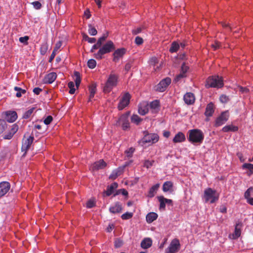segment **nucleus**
<instances>
[{"mask_svg": "<svg viewBox=\"0 0 253 253\" xmlns=\"http://www.w3.org/2000/svg\"><path fill=\"white\" fill-rule=\"evenodd\" d=\"M188 141L193 144L200 145L204 139V134L199 129H192L188 130Z\"/></svg>", "mask_w": 253, "mask_h": 253, "instance_id": "obj_1", "label": "nucleus"}, {"mask_svg": "<svg viewBox=\"0 0 253 253\" xmlns=\"http://www.w3.org/2000/svg\"><path fill=\"white\" fill-rule=\"evenodd\" d=\"M115 49V46L113 42L108 41L102 45L96 53L94 54V57L97 60H101L105 54L110 53Z\"/></svg>", "mask_w": 253, "mask_h": 253, "instance_id": "obj_2", "label": "nucleus"}, {"mask_svg": "<svg viewBox=\"0 0 253 253\" xmlns=\"http://www.w3.org/2000/svg\"><path fill=\"white\" fill-rule=\"evenodd\" d=\"M118 79L119 75L112 72L109 75L103 87V92L105 93L110 92L113 88L117 85Z\"/></svg>", "mask_w": 253, "mask_h": 253, "instance_id": "obj_3", "label": "nucleus"}, {"mask_svg": "<svg viewBox=\"0 0 253 253\" xmlns=\"http://www.w3.org/2000/svg\"><path fill=\"white\" fill-rule=\"evenodd\" d=\"M143 137L138 141V143L141 146H145L146 144L150 145L158 141V136L155 133H149L148 131H143Z\"/></svg>", "mask_w": 253, "mask_h": 253, "instance_id": "obj_4", "label": "nucleus"}, {"mask_svg": "<svg viewBox=\"0 0 253 253\" xmlns=\"http://www.w3.org/2000/svg\"><path fill=\"white\" fill-rule=\"evenodd\" d=\"M223 86V81L221 77L218 76L210 77L207 80L206 86L207 88H220Z\"/></svg>", "mask_w": 253, "mask_h": 253, "instance_id": "obj_5", "label": "nucleus"}, {"mask_svg": "<svg viewBox=\"0 0 253 253\" xmlns=\"http://www.w3.org/2000/svg\"><path fill=\"white\" fill-rule=\"evenodd\" d=\"M204 198L206 202H209L210 203H214L218 199V196H216V191L211 188H208L204 191Z\"/></svg>", "mask_w": 253, "mask_h": 253, "instance_id": "obj_6", "label": "nucleus"}, {"mask_svg": "<svg viewBox=\"0 0 253 253\" xmlns=\"http://www.w3.org/2000/svg\"><path fill=\"white\" fill-rule=\"evenodd\" d=\"M2 119L8 123H13L17 119V113L14 111L9 110L2 113Z\"/></svg>", "mask_w": 253, "mask_h": 253, "instance_id": "obj_7", "label": "nucleus"}, {"mask_svg": "<svg viewBox=\"0 0 253 253\" xmlns=\"http://www.w3.org/2000/svg\"><path fill=\"white\" fill-rule=\"evenodd\" d=\"M129 113L123 114L119 118L118 123L121 125L122 129L126 130L130 128V124L128 119Z\"/></svg>", "mask_w": 253, "mask_h": 253, "instance_id": "obj_8", "label": "nucleus"}, {"mask_svg": "<svg viewBox=\"0 0 253 253\" xmlns=\"http://www.w3.org/2000/svg\"><path fill=\"white\" fill-rule=\"evenodd\" d=\"M167 205L169 206H173V201L165 198L163 196H159V210L165 211L166 207Z\"/></svg>", "mask_w": 253, "mask_h": 253, "instance_id": "obj_9", "label": "nucleus"}, {"mask_svg": "<svg viewBox=\"0 0 253 253\" xmlns=\"http://www.w3.org/2000/svg\"><path fill=\"white\" fill-rule=\"evenodd\" d=\"M130 98V94L128 92L125 93L118 104L119 110H122L126 107L129 103Z\"/></svg>", "mask_w": 253, "mask_h": 253, "instance_id": "obj_10", "label": "nucleus"}, {"mask_svg": "<svg viewBox=\"0 0 253 253\" xmlns=\"http://www.w3.org/2000/svg\"><path fill=\"white\" fill-rule=\"evenodd\" d=\"M34 140V137L33 135L30 136L28 138L23 140L21 150L22 152H24V155H25L27 152L29 150Z\"/></svg>", "mask_w": 253, "mask_h": 253, "instance_id": "obj_11", "label": "nucleus"}, {"mask_svg": "<svg viewBox=\"0 0 253 253\" xmlns=\"http://www.w3.org/2000/svg\"><path fill=\"white\" fill-rule=\"evenodd\" d=\"M179 240L174 239L172 241L169 247L166 250V253H176L180 249Z\"/></svg>", "mask_w": 253, "mask_h": 253, "instance_id": "obj_12", "label": "nucleus"}, {"mask_svg": "<svg viewBox=\"0 0 253 253\" xmlns=\"http://www.w3.org/2000/svg\"><path fill=\"white\" fill-rule=\"evenodd\" d=\"M228 118L229 113L228 111L222 112L221 115L216 118L214 126L216 127H218L222 125L228 120Z\"/></svg>", "mask_w": 253, "mask_h": 253, "instance_id": "obj_13", "label": "nucleus"}, {"mask_svg": "<svg viewBox=\"0 0 253 253\" xmlns=\"http://www.w3.org/2000/svg\"><path fill=\"white\" fill-rule=\"evenodd\" d=\"M19 129V126L17 124H14L10 126V128L8 131L5 133L3 138L4 139H11L14 135L17 132Z\"/></svg>", "mask_w": 253, "mask_h": 253, "instance_id": "obj_14", "label": "nucleus"}, {"mask_svg": "<svg viewBox=\"0 0 253 253\" xmlns=\"http://www.w3.org/2000/svg\"><path fill=\"white\" fill-rule=\"evenodd\" d=\"M10 187V184L8 182L4 181L0 183V198L8 192Z\"/></svg>", "mask_w": 253, "mask_h": 253, "instance_id": "obj_15", "label": "nucleus"}, {"mask_svg": "<svg viewBox=\"0 0 253 253\" xmlns=\"http://www.w3.org/2000/svg\"><path fill=\"white\" fill-rule=\"evenodd\" d=\"M171 83V79L169 77L162 80L159 82V92H164Z\"/></svg>", "mask_w": 253, "mask_h": 253, "instance_id": "obj_16", "label": "nucleus"}, {"mask_svg": "<svg viewBox=\"0 0 253 253\" xmlns=\"http://www.w3.org/2000/svg\"><path fill=\"white\" fill-rule=\"evenodd\" d=\"M183 99L186 104L192 105L195 101V95L192 92H187L184 94Z\"/></svg>", "mask_w": 253, "mask_h": 253, "instance_id": "obj_17", "label": "nucleus"}, {"mask_svg": "<svg viewBox=\"0 0 253 253\" xmlns=\"http://www.w3.org/2000/svg\"><path fill=\"white\" fill-rule=\"evenodd\" d=\"M149 112L148 102H143L139 104L138 112L140 115H144Z\"/></svg>", "mask_w": 253, "mask_h": 253, "instance_id": "obj_18", "label": "nucleus"}, {"mask_svg": "<svg viewBox=\"0 0 253 253\" xmlns=\"http://www.w3.org/2000/svg\"><path fill=\"white\" fill-rule=\"evenodd\" d=\"M126 53V49L124 48H119L115 51L113 54V61L116 62L118 61L120 58L123 57V56Z\"/></svg>", "mask_w": 253, "mask_h": 253, "instance_id": "obj_19", "label": "nucleus"}, {"mask_svg": "<svg viewBox=\"0 0 253 253\" xmlns=\"http://www.w3.org/2000/svg\"><path fill=\"white\" fill-rule=\"evenodd\" d=\"M106 166L107 164L103 160H100L99 161L93 163L91 168L93 170H98L104 169Z\"/></svg>", "mask_w": 253, "mask_h": 253, "instance_id": "obj_20", "label": "nucleus"}, {"mask_svg": "<svg viewBox=\"0 0 253 253\" xmlns=\"http://www.w3.org/2000/svg\"><path fill=\"white\" fill-rule=\"evenodd\" d=\"M149 112L152 114L157 113L158 112V100H155L148 103Z\"/></svg>", "mask_w": 253, "mask_h": 253, "instance_id": "obj_21", "label": "nucleus"}, {"mask_svg": "<svg viewBox=\"0 0 253 253\" xmlns=\"http://www.w3.org/2000/svg\"><path fill=\"white\" fill-rule=\"evenodd\" d=\"M173 183L171 181H167L163 184L162 190L165 193L169 192V193H172L173 191Z\"/></svg>", "mask_w": 253, "mask_h": 253, "instance_id": "obj_22", "label": "nucleus"}, {"mask_svg": "<svg viewBox=\"0 0 253 253\" xmlns=\"http://www.w3.org/2000/svg\"><path fill=\"white\" fill-rule=\"evenodd\" d=\"M118 186V184L117 182H114L110 185L108 186L107 190L105 191L104 193L107 196H109L114 192L115 190L117 188Z\"/></svg>", "mask_w": 253, "mask_h": 253, "instance_id": "obj_23", "label": "nucleus"}, {"mask_svg": "<svg viewBox=\"0 0 253 253\" xmlns=\"http://www.w3.org/2000/svg\"><path fill=\"white\" fill-rule=\"evenodd\" d=\"M56 78L57 75L55 73H50L44 77V82L45 84H51L56 80Z\"/></svg>", "mask_w": 253, "mask_h": 253, "instance_id": "obj_24", "label": "nucleus"}, {"mask_svg": "<svg viewBox=\"0 0 253 253\" xmlns=\"http://www.w3.org/2000/svg\"><path fill=\"white\" fill-rule=\"evenodd\" d=\"M122 209L121 204L119 202H116L114 206L110 207L109 211L113 213H117L121 212Z\"/></svg>", "mask_w": 253, "mask_h": 253, "instance_id": "obj_25", "label": "nucleus"}, {"mask_svg": "<svg viewBox=\"0 0 253 253\" xmlns=\"http://www.w3.org/2000/svg\"><path fill=\"white\" fill-rule=\"evenodd\" d=\"M186 137L184 134L182 132H178L175 134L173 139V141L174 143H180L185 141Z\"/></svg>", "mask_w": 253, "mask_h": 253, "instance_id": "obj_26", "label": "nucleus"}, {"mask_svg": "<svg viewBox=\"0 0 253 253\" xmlns=\"http://www.w3.org/2000/svg\"><path fill=\"white\" fill-rule=\"evenodd\" d=\"M214 111V105L212 102H210L206 107L205 115L207 117H211Z\"/></svg>", "mask_w": 253, "mask_h": 253, "instance_id": "obj_27", "label": "nucleus"}, {"mask_svg": "<svg viewBox=\"0 0 253 253\" xmlns=\"http://www.w3.org/2000/svg\"><path fill=\"white\" fill-rule=\"evenodd\" d=\"M242 226V223L241 222H239L236 224L235 228L234 233L233 234V239H237L241 236Z\"/></svg>", "mask_w": 253, "mask_h": 253, "instance_id": "obj_28", "label": "nucleus"}, {"mask_svg": "<svg viewBox=\"0 0 253 253\" xmlns=\"http://www.w3.org/2000/svg\"><path fill=\"white\" fill-rule=\"evenodd\" d=\"M123 172V169L119 168L118 169L114 170L112 173L109 176V179L112 180L116 179L118 176L121 175Z\"/></svg>", "mask_w": 253, "mask_h": 253, "instance_id": "obj_29", "label": "nucleus"}, {"mask_svg": "<svg viewBox=\"0 0 253 253\" xmlns=\"http://www.w3.org/2000/svg\"><path fill=\"white\" fill-rule=\"evenodd\" d=\"M242 168L243 169L248 170L246 172L247 175L251 176L253 174V164L251 163H244L242 165Z\"/></svg>", "mask_w": 253, "mask_h": 253, "instance_id": "obj_30", "label": "nucleus"}, {"mask_svg": "<svg viewBox=\"0 0 253 253\" xmlns=\"http://www.w3.org/2000/svg\"><path fill=\"white\" fill-rule=\"evenodd\" d=\"M61 44H62L61 42L60 41L59 42H58L55 44V46L53 49V50L49 57V59L48 60L49 62L51 63L52 62L53 60L54 59V58L56 55V52L58 51V49L61 47Z\"/></svg>", "mask_w": 253, "mask_h": 253, "instance_id": "obj_31", "label": "nucleus"}, {"mask_svg": "<svg viewBox=\"0 0 253 253\" xmlns=\"http://www.w3.org/2000/svg\"><path fill=\"white\" fill-rule=\"evenodd\" d=\"M222 130L225 132L229 131L236 132L238 130V127L237 126H235L232 125H227L224 126L222 128Z\"/></svg>", "mask_w": 253, "mask_h": 253, "instance_id": "obj_32", "label": "nucleus"}, {"mask_svg": "<svg viewBox=\"0 0 253 253\" xmlns=\"http://www.w3.org/2000/svg\"><path fill=\"white\" fill-rule=\"evenodd\" d=\"M152 240L150 238H145L141 243V247L143 249H148L152 245Z\"/></svg>", "mask_w": 253, "mask_h": 253, "instance_id": "obj_33", "label": "nucleus"}, {"mask_svg": "<svg viewBox=\"0 0 253 253\" xmlns=\"http://www.w3.org/2000/svg\"><path fill=\"white\" fill-rule=\"evenodd\" d=\"M157 217H158L157 214L155 212L149 213L146 217V221L148 223H151L153 221L156 220L157 219Z\"/></svg>", "mask_w": 253, "mask_h": 253, "instance_id": "obj_34", "label": "nucleus"}, {"mask_svg": "<svg viewBox=\"0 0 253 253\" xmlns=\"http://www.w3.org/2000/svg\"><path fill=\"white\" fill-rule=\"evenodd\" d=\"M180 47L179 42H173L171 44V46L169 48V51L171 53L177 52Z\"/></svg>", "mask_w": 253, "mask_h": 253, "instance_id": "obj_35", "label": "nucleus"}, {"mask_svg": "<svg viewBox=\"0 0 253 253\" xmlns=\"http://www.w3.org/2000/svg\"><path fill=\"white\" fill-rule=\"evenodd\" d=\"M158 62V59L156 57H152L149 60L150 65L153 67V69L155 71H156L157 69L158 68V66L157 65Z\"/></svg>", "mask_w": 253, "mask_h": 253, "instance_id": "obj_36", "label": "nucleus"}, {"mask_svg": "<svg viewBox=\"0 0 253 253\" xmlns=\"http://www.w3.org/2000/svg\"><path fill=\"white\" fill-rule=\"evenodd\" d=\"M14 89L17 91L16 96L18 98L21 97L22 94H25L26 92V90L25 89H22L18 86H15L14 87Z\"/></svg>", "mask_w": 253, "mask_h": 253, "instance_id": "obj_37", "label": "nucleus"}, {"mask_svg": "<svg viewBox=\"0 0 253 253\" xmlns=\"http://www.w3.org/2000/svg\"><path fill=\"white\" fill-rule=\"evenodd\" d=\"M142 121V119L137 115H133L131 117V122L136 125H138Z\"/></svg>", "mask_w": 253, "mask_h": 253, "instance_id": "obj_38", "label": "nucleus"}, {"mask_svg": "<svg viewBox=\"0 0 253 253\" xmlns=\"http://www.w3.org/2000/svg\"><path fill=\"white\" fill-rule=\"evenodd\" d=\"M48 48V45L47 42L43 43L40 47V53L42 55H44L47 52Z\"/></svg>", "mask_w": 253, "mask_h": 253, "instance_id": "obj_39", "label": "nucleus"}, {"mask_svg": "<svg viewBox=\"0 0 253 253\" xmlns=\"http://www.w3.org/2000/svg\"><path fill=\"white\" fill-rule=\"evenodd\" d=\"M74 76L76 78L75 80L76 86L78 88L81 82V79L80 77V75L79 72L75 71L74 72Z\"/></svg>", "mask_w": 253, "mask_h": 253, "instance_id": "obj_40", "label": "nucleus"}, {"mask_svg": "<svg viewBox=\"0 0 253 253\" xmlns=\"http://www.w3.org/2000/svg\"><path fill=\"white\" fill-rule=\"evenodd\" d=\"M35 110L34 107H32L30 109H29L28 110L26 111L23 116V118L25 119H28L30 118L32 114H33L34 111Z\"/></svg>", "mask_w": 253, "mask_h": 253, "instance_id": "obj_41", "label": "nucleus"}, {"mask_svg": "<svg viewBox=\"0 0 253 253\" xmlns=\"http://www.w3.org/2000/svg\"><path fill=\"white\" fill-rule=\"evenodd\" d=\"M158 189V183L156 184L154 186H153L149 190L148 196L150 197H152L154 196L155 194L156 193L157 189Z\"/></svg>", "mask_w": 253, "mask_h": 253, "instance_id": "obj_42", "label": "nucleus"}, {"mask_svg": "<svg viewBox=\"0 0 253 253\" xmlns=\"http://www.w3.org/2000/svg\"><path fill=\"white\" fill-rule=\"evenodd\" d=\"M7 126L6 122L3 119H0V134L6 129Z\"/></svg>", "mask_w": 253, "mask_h": 253, "instance_id": "obj_43", "label": "nucleus"}, {"mask_svg": "<svg viewBox=\"0 0 253 253\" xmlns=\"http://www.w3.org/2000/svg\"><path fill=\"white\" fill-rule=\"evenodd\" d=\"M133 215L132 212H126L121 215V218L123 220H127L131 218Z\"/></svg>", "mask_w": 253, "mask_h": 253, "instance_id": "obj_44", "label": "nucleus"}, {"mask_svg": "<svg viewBox=\"0 0 253 253\" xmlns=\"http://www.w3.org/2000/svg\"><path fill=\"white\" fill-rule=\"evenodd\" d=\"M88 28H89L88 31L90 35L92 36H95L97 34V31L96 29L94 27L92 26L91 25H89Z\"/></svg>", "mask_w": 253, "mask_h": 253, "instance_id": "obj_45", "label": "nucleus"}, {"mask_svg": "<svg viewBox=\"0 0 253 253\" xmlns=\"http://www.w3.org/2000/svg\"><path fill=\"white\" fill-rule=\"evenodd\" d=\"M96 62L94 59H89L87 62V66L90 69H93L96 67Z\"/></svg>", "mask_w": 253, "mask_h": 253, "instance_id": "obj_46", "label": "nucleus"}, {"mask_svg": "<svg viewBox=\"0 0 253 253\" xmlns=\"http://www.w3.org/2000/svg\"><path fill=\"white\" fill-rule=\"evenodd\" d=\"M219 100L222 103H226L230 100L229 97L225 94H222L220 97Z\"/></svg>", "mask_w": 253, "mask_h": 253, "instance_id": "obj_47", "label": "nucleus"}, {"mask_svg": "<svg viewBox=\"0 0 253 253\" xmlns=\"http://www.w3.org/2000/svg\"><path fill=\"white\" fill-rule=\"evenodd\" d=\"M120 194H122V195L124 196H127L128 195V192L125 189H121L119 190H118L116 193L114 194V196H116Z\"/></svg>", "mask_w": 253, "mask_h": 253, "instance_id": "obj_48", "label": "nucleus"}, {"mask_svg": "<svg viewBox=\"0 0 253 253\" xmlns=\"http://www.w3.org/2000/svg\"><path fill=\"white\" fill-rule=\"evenodd\" d=\"M253 191V188L252 187L248 188L245 192L244 197L246 199H249L251 197V193Z\"/></svg>", "mask_w": 253, "mask_h": 253, "instance_id": "obj_49", "label": "nucleus"}, {"mask_svg": "<svg viewBox=\"0 0 253 253\" xmlns=\"http://www.w3.org/2000/svg\"><path fill=\"white\" fill-rule=\"evenodd\" d=\"M155 162L154 161H145L143 164V167L147 169L151 168L154 164Z\"/></svg>", "mask_w": 253, "mask_h": 253, "instance_id": "obj_50", "label": "nucleus"}, {"mask_svg": "<svg viewBox=\"0 0 253 253\" xmlns=\"http://www.w3.org/2000/svg\"><path fill=\"white\" fill-rule=\"evenodd\" d=\"M89 91L90 93L95 94L96 91V85L94 84H92L89 86Z\"/></svg>", "mask_w": 253, "mask_h": 253, "instance_id": "obj_51", "label": "nucleus"}, {"mask_svg": "<svg viewBox=\"0 0 253 253\" xmlns=\"http://www.w3.org/2000/svg\"><path fill=\"white\" fill-rule=\"evenodd\" d=\"M143 29H144L143 27H140L136 28L132 30V33L133 35H137V34L140 33Z\"/></svg>", "mask_w": 253, "mask_h": 253, "instance_id": "obj_52", "label": "nucleus"}, {"mask_svg": "<svg viewBox=\"0 0 253 253\" xmlns=\"http://www.w3.org/2000/svg\"><path fill=\"white\" fill-rule=\"evenodd\" d=\"M134 150L135 149L132 147H131L128 150H126L125 152L126 154L127 157L128 158L131 157L132 156L133 153L134 152Z\"/></svg>", "mask_w": 253, "mask_h": 253, "instance_id": "obj_53", "label": "nucleus"}, {"mask_svg": "<svg viewBox=\"0 0 253 253\" xmlns=\"http://www.w3.org/2000/svg\"><path fill=\"white\" fill-rule=\"evenodd\" d=\"M53 120V118L51 116H48L44 120V124L48 125H49Z\"/></svg>", "mask_w": 253, "mask_h": 253, "instance_id": "obj_54", "label": "nucleus"}, {"mask_svg": "<svg viewBox=\"0 0 253 253\" xmlns=\"http://www.w3.org/2000/svg\"><path fill=\"white\" fill-rule=\"evenodd\" d=\"M34 8L36 9H40L42 7V4L38 1H35L32 3Z\"/></svg>", "mask_w": 253, "mask_h": 253, "instance_id": "obj_55", "label": "nucleus"}, {"mask_svg": "<svg viewBox=\"0 0 253 253\" xmlns=\"http://www.w3.org/2000/svg\"><path fill=\"white\" fill-rule=\"evenodd\" d=\"M186 77V74L183 73L182 72H180V74H179L178 75H177L176 76V77H175L174 80L175 81V82H178L179 81H180L181 79L184 78Z\"/></svg>", "mask_w": 253, "mask_h": 253, "instance_id": "obj_56", "label": "nucleus"}, {"mask_svg": "<svg viewBox=\"0 0 253 253\" xmlns=\"http://www.w3.org/2000/svg\"><path fill=\"white\" fill-rule=\"evenodd\" d=\"M239 91L241 92L242 93H248L250 90L247 87H243L241 86H239Z\"/></svg>", "mask_w": 253, "mask_h": 253, "instance_id": "obj_57", "label": "nucleus"}, {"mask_svg": "<svg viewBox=\"0 0 253 253\" xmlns=\"http://www.w3.org/2000/svg\"><path fill=\"white\" fill-rule=\"evenodd\" d=\"M135 42L136 44L141 45L143 42V40L142 38L137 36L135 38Z\"/></svg>", "mask_w": 253, "mask_h": 253, "instance_id": "obj_58", "label": "nucleus"}, {"mask_svg": "<svg viewBox=\"0 0 253 253\" xmlns=\"http://www.w3.org/2000/svg\"><path fill=\"white\" fill-rule=\"evenodd\" d=\"M29 37L28 36H25V37H20L19 38V41L20 42H21V43H24L26 44H28V40H29Z\"/></svg>", "mask_w": 253, "mask_h": 253, "instance_id": "obj_59", "label": "nucleus"}, {"mask_svg": "<svg viewBox=\"0 0 253 253\" xmlns=\"http://www.w3.org/2000/svg\"><path fill=\"white\" fill-rule=\"evenodd\" d=\"M189 67L186 65L185 63H183L181 67V72L186 74V73L188 71Z\"/></svg>", "mask_w": 253, "mask_h": 253, "instance_id": "obj_60", "label": "nucleus"}, {"mask_svg": "<svg viewBox=\"0 0 253 253\" xmlns=\"http://www.w3.org/2000/svg\"><path fill=\"white\" fill-rule=\"evenodd\" d=\"M95 206V203L92 200H89L86 203V207L87 208H92Z\"/></svg>", "mask_w": 253, "mask_h": 253, "instance_id": "obj_61", "label": "nucleus"}, {"mask_svg": "<svg viewBox=\"0 0 253 253\" xmlns=\"http://www.w3.org/2000/svg\"><path fill=\"white\" fill-rule=\"evenodd\" d=\"M220 42L217 41H215L214 43L212 44L211 46L213 48L214 50H216L220 47Z\"/></svg>", "mask_w": 253, "mask_h": 253, "instance_id": "obj_62", "label": "nucleus"}, {"mask_svg": "<svg viewBox=\"0 0 253 253\" xmlns=\"http://www.w3.org/2000/svg\"><path fill=\"white\" fill-rule=\"evenodd\" d=\"M122 245V242L119 240L117 239L115 241V247L116 248L120 247Z\"/></svg>", "mask_w": 253, "mask_h": 253, "instance_id": "obj_63", "label": "nucleus"}, {"mask_svg": "<svg viewBox=\"0 0 253 253\" xmlns=\"http://www.w3.org/2000/svg\"><path fill=\"white\" fill-rule=\"evenodd\" d=\"M42 91V89L40 87H35L33 89V92L36 95H39Z\"/></svg>", "mask_w": 253, "mask_h": 253, "instance_id": "obj_64", "label": "nucleus"}]
</instances>
